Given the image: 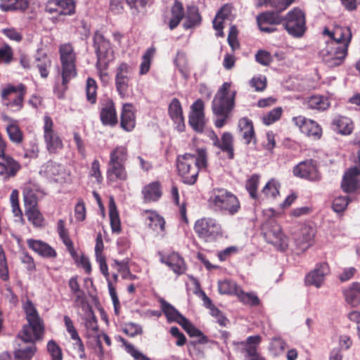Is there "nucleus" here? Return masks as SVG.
I'll return each instance as SVG.
<instances>
[{"label": "nucleus", "mask_w": 360, "mask_h": 360, "mask_svg": "<svg viewBox=\"0 0 360 360\" xmlns=\"http://www.w3.org/2000/svg\"><path fill=\"white\" fill-rule=\"evenodd\" d=\"M262 341V337L259 335L249 336L245 341L233 342L236 349L245 353V358L248 360H264L257 352L259 345Z\"/></svg>", "instance_id": "ddd939ff"}, {"label": "nucleus", "mask_w": 360, "mask_h": 360, "mask_svg": "<svg viewBox=\"0 0 360 360\" xmlns=\"http://www.w3.org/2000/svg\"><path fill=\"white\" fill-rule=\"evenodd\" d=\"M47 350L50 354L52 360H63L61 348L54 340H51L48 342Z\"/></svg>", "instance_id": "69168bd1"}, {"label": "nucleus", "mask_w": 360, "mask_h": 360, "mask_svg": "<svg viewBox=\"0 0 360 360\" xmlns=\"http://www.w3.org/2000/svg\"><path fill=\"white\" fill-rule=\"evenodd\" d=\"M21 165L10 155H0V176L4 179L15 177L21 169Z\"/></svg>", "instance_id": "a211bd4d"}, {"label": "nucleus", "mask_w": 360, "mask_h": 360, "mask_svg": "<svg viewBox=\"0 0 360 360\" xmlns=\"http://www.w3.org/2000/svg\"><path fill=\"white\" fill-rule=\"evenodd\" d=\"M207 166V155L205 148H197L195 154L185 153L178 155L176 167L182 181L188 185H193L198 176L200 169Z\"/></svg>", "instance_id": "f03ea898"}, {"label": "nucleus", "mask_w": 360, "mask_h": 360, "mask_svg": "<svg viewBox=\"0 0 360 360\" xmlns=\"http://www.w3.org/2000/svg\"><path fill=\"white\" fill-rule=\"evenodd\" d=\"M185 22L184 27L186 30L191 29L200 25L202 22V16L199 12L198 6L189 5L186 6L185 13Z\"/></svg>", "instance_id": "7c9ffc66"}, {"label": "nucleus", "mask_w": 360, "mask_h": 360, "mask_svg": "<svg viewBox=\"0 0 360 360\" xmlns=\"http://www.w3.org/2000/svg\"><path fill=\"white\" fill-rule=\"evenodd\" d=\"M282 25L290 36L300 38L307 30L305 13L301 9L294 8L283 17Z\"/></svg>", "instance_id": "0eeeda50"}, {"label": "nucleus", "mask_w": 360, "mask_h": 360, "mask_svg": "<svg viewBox=\"0 0 360 360\" xmlns=\"http://www.w3.org/2000/svg\"><path fill=\"white\" fill-rule=\"evenodd\" d=\"M82 309L84 312V326L86 328L96 333L98 330V326L91 307L89 304L88 308H82Z\"/></svg>", "instance_id": "c03bdc74"}, {"label": "nucleus", "mask_w": 360, "mask_h": 360, "mask_svg": "<svg viewBox=\"0 0 360 360\" xmlns=\"http://www.w3.org/2000/svg\"><path fill=\"white\" fill-rule=\"evenodd\" d=\"M333 125L334 126V129L338 131V133L342 135H349L352 134L354 125L352 121L344 116H338L333 119Z\"/></svg>", "instance_id": "58836bf2"}, {"label": "nucleus", "mask_w": 360, "mask_h": 360, "mask_svg": "<svg viewBox=\"0 0 360 360\" xmlns=\"http://www.w3.org/2000/svg\"><path fill=\"white\" fill-rule=\"evenodd\" d=\"M162 262L167 264L174 273L179 275L184 274L186 271L184 261L177 253L171 254L166 261L162 260Z\"/></svg>", "instance_id": "ea45409f"}, {"label": "nucleus", "mask_w": 360, "mask_h": 360, "mask_svg": "<svg viewBox=\"0 0 360 360\" xmlns=\"http://www.w3.org/2000/svg\"><path fill=\"white\" fill-rule=\"evenodd\" d=\"M168 115L176 124L177 131L180 132L184 131L185 129V122L183 108L178 98H174L169 103L168 105Z\"/></svg>", "instance_id": "412c9836"}, {"label": "nucleus", "mask_w": 360, "mask_h": 360, "mask_svg": "<svg viewBox=\"0 0 360 360\" xmlns=\"http://www.w3.org/2000/svg\"><path fill=\"white\" fill-rule=\"evenodd\" d=\"M345 301L352 307L360 305V283L354 282L343 290Z\"/></svg>", "instance_id": "f704fd0d"}, {"label": "nucleus", "mask_w": 360, "mask_h": 360, "mask_svg": "<svg viewBox=\"0 0 360 360\" xmlns=\"http://www.w3.org/2000/svg\"><path fill=\"white\" fill-rule=\"evenodd\" d=\"M43 139L46 149L51 155H56L64 148L63 139L54 129V122L51 116L43 117Z\"/></svg>", "instance_id": "423d86ee"}, {"label": "nucleus", "mask_w": 360, "mask_h": 360, "mask_svg": "<svg viewBox=\"0 0 360 360\" xmlns=\"http://www.w3.org/2000/svg\"><path fill=\"white\" fill-rule=\"evenodd\" d=\"M172 17L168 22L169 28L171 30L178 27L181 21L184 18L185 11L183 4L176 0L171 8Z\"/></svg>", "instance_id": "e433bc0d"}, {"label": "nucleus", "mask_w": 360, "mask_h": 360, "mask_svg": "<svg viewBox=\"0 0 360 360\" xmlns=\"http://www.w3.org/2000/svg\"><path fill=\"white\" fill-rule=\"evenodd\" d=\"M258 7L271 6L277 11L281 12L290 6L295 0H257Z\"/></svg>", "instance_id": "37998d69"}, {"label": "nucleus", "mask_w": 360, "mask_h": 360, "mask_svg": "<svg viewBox=\"0 0 360 360\" xmlns=\"http://www.w3.org/2000/svg\"><path fill=\"white\" fill-rule=\"evenodd\" d=\"M249 85L253 88L255 91H264L267 86L266 77L262 75L255 76L249 81Z\"/></svg>", "instance_id": "bf43d9fd"}, {"label": "nucleus", "mask_w": 360, "mask_h": 360, "mask_svg": "<svg viewBox=\"0 0 360 360\" xmlns=\"http://www.w3.org/2000/svg\"><path fill=\"white\" fill-rule=\"evenodd\" d=\"M133 77V67L126 62H122L115 68V84L119 96L126 98L131 89V79Z\"/></svg>", "instance_id": "1a4fd4ad"}, {"label": "nucleus", "mask_w": 360, "mask_h": 360, "mask_svg": "<svg viewBox=\"0 0 360 360\" xmlns=\"http://www.w3.org/2000/svg\"><path fill=\"white\" fill-rule=\"evenodd\" d=\"M231 82H224L212 102V110L216 117L214 126L219 129L227 124L235 108L236 91H231Z\"/></svg>", "instance_id": "7ed1b4c3"}, {"label": "nucleus", "mask_w": 360, "mask_h": 360, "mask_svg": "<svg viewBox=\"0 0 360 360\" xmlns=\"http://www.w3.org/2000/svg\"><path fill=\"white\" fill-rule=\"evenodd\" d=\"M145 217L148 225H165V224L164 218L155 211L146 210Z\"/></svg>", "instance_id": "680f3d73"}, {"label": "nucleus", "mask_w": 360, "mask_h": 360, "mask_svg": "<svg viewBox=\"0 0 360 360\" xmlns=\"http://www.w3.org/2000/svg\"><path fill=\"white\" fill-rule=\"evenodd\" d=\"M97 89L98 85L96 81L92 77H88L86 82V96L87 101L94 105L97 101Z\"/></svg>", "instance_id": "a18cd8bd"}, {"label": "nucleus", "mask_w": 360, "mask_h": 360, "mask_svg": "<svg viewBox=\"0 0 360 360\" xmlns=\"http://www.w3.org/2000/svg\"><path fill=\"white\" fill-rule=\"evenodd\" d=\"M215 136L214 146L220 148L223 153L227 154L229 160L234 158V147H233V136L230 132H224L221 136L219 141L217 136Z\"/></svg>", "instance_id": "c85d7f7f"}, {"label": "nucleus", "mask_w": 360, "mask_h": 360, "mask_svg": "<svg viewBox=\"0 0 360 360\" xmlns=\"http://www.w3.org/2000/svg\"><path fill=\"white\" fill-rule=\"evenodd\" d=\"M24 154L25 158H37L39 153V148L37 140L33 139L27 143H25L23 146Z\"/></svg>", "instance_id": "603ef678"}, {"label": "nucleus", "mask_w": 360, "mask_h": 360, "mask_svg": "<svg viewBox=\"0 0 360 360\" xmlns=\"http://www.w3.org/2000/svg\"><path fill=\"white\" fill-rule=\"evenodd\" d=\"M27 243L30 249L43 257L55 258L57 256L56 250L45 242L28 239Z\"/></svg>", "instance_id": "bb28decb"}, {"label": "nucleus", "mask_w": 360, "mask_h": 360, "mask_svg": "<svg viewBox=\"0 0 360 360\" xmlns=\"http://www.w3.org/2000/svg\"><path fill=\"white\" fill-rule=\"evenodd\" d=\"M120 341L124 346L127 352L131 354L135 360H150L148 356L136 349L133 345L127 342L123 338L120 337Z\"/></svg>", "instance_id": "4d7b16f0"}, {"label": "nucleus", "mask_w": 360, "mask_h": 360, "mask_svg": "<svg viewBox=\"0 0 360 360\" xmlns=\"http://www.w3.org/2000/svg\"><path fill=\"white\" fill-rule=\"evenodd\" d=\"M129 178L126 166L108 165L106 171L107 184L112 186L118 182H124Z\"/></svg>", "instance_id": "b1692460"}, {"label": "nucleus", "mask_w": 360, "mask_h": 360, "mask_svg": "<svg viewBox=\"0 0 360 360\" xmlns=\"http://www.w3.org/2000/svg\"><path fill=\"white\" fill-rule=\"evenodd\" d=\"M26 94L27 86L24 84H8L1 92L2 103L11 111H20L24 106V98Z\"/></svg>", "instance_id": "39448f33"}, {"label": "nucleus", "mask_w": 360, "mask_h": 360, "mask_svg": "<svg viewBox=\"0 0 360 360\" xmlns=\"http://www.w3.org/2000/svg\"><path fill=\"white\" fill-rule=\"evenodd\" d=\"M262 234L265 240L278 250L284 251L288 246V238L283 233L281 226H263Z\"/></svg>", "instance_id": "2eb2a0df"}, {"label": "nucleus", "mask_w": 360, "mask_h": 360, "mask_svg": "<svg viewBox=\"0 0 360 360\" xmlns=\"http://www.w3.org/2000/svg\"><path fill=\"white\" fill-rule=\"evenodd\" d=\"M329 272L330 268L327 263L317 264L315 268L306 275L305 283L319 288L323 284L325 277Z\"/></svg>", "instance_id": "6ab92c4d"}, {"label": "nucleus", "mask_w": 360, "mask_h": 360, "mask_svg": "<svg viewBox=\"0 0 360 360\" xmlns=\"http://www.w3.org/2000/svg\"><path fill=\"white\" fill-rule=\"evenodd\" d=\"M278 11H266L257 16V22L259 29L264 32L272 33L277 31L275 25L282 24L283 17Z\"/></svg>", "instance_id": "dca6fc26"}, {"label": "nucleus", "mask_w": 360, "mask_h": 360, "mask_svg": "<svg viewBox=\"0 0 360 360\" xmlns=\"http://www.w3.org/2000/svg\"><path fill=\"white\" fill-rule=\"evenodd\" d=\"M51 66V60L46 54L36 58V67L39 70L41 77L46 78L49 75V68Z\"/></svg>", "instance_id": "de8ad7c7"}, {"label": "nucleus", "mask_w": 360, "mask_h": 360, "mask_svg": "<svg viewBox=\"0 0 360 360\" xmlns=\"http://www.w3.org/2000/svg\"><path fill=\"white\" fill-rule=\"evenodd\" d=\"M296 230L292 232L294 250L301 254L308 250L314 243L315 230L311 226H295Z\"/></svg>", "instance_id": "9b49d317"}, {"label": "nucleus", "mask_w": 360, "mask_h": 360, "mask_svg": "<svg viewBox=\"0 0 360 360\" xmlns=\"http://www.w3.org/2000/svg\"><path fill=\"white\" fill-rule=\"evenodd\" d=\"M293 174L311 181H319L321 179L316 162L312 159L300 162L292 169Z\"/></svg>", "instance_id": "f8f14e48"}, {"label": "nucleus", "mask_w": 360, "mask_h": 360, "mask_svg": "<svg viewBox=\"0 0 360 360\" xmlns=\"http://www.w3.org/2000/svg\"><path fill=\"white\" fill-rule=\"evenodd\" d=\"M39 189L32 184L25 185L22 190L25 209L38 207Z\"/></svg>", "instance_id": "c756f323"}, {"label": "nucleus", "mask_w": 360, "mask_h": 360, "mask_svg": "<svg viewBox=\"0 0 360 360\" xmlns=\"http://www.w3.org/2000/svg\"><path fill=\"white\" fill-rule=\"evenodd\" d=\"M127 160V148L124 146H117L110 151L109 154V161L108 165L126 166Z\"/></svg>", "instance_id": "2f4dec72"}, {"label": "nucleus", "mask_w": 360, "mask_h": 360, "mask_svg": "<svg viewBox=\"0 0 360 360\" xmlns=\"http://www.w3.org/2000/svg\"><path fill=\"white\" fill-rule=\"evenodd\" d=\"M282 108L278 107L274 108L270 112H269L266 115H264L262 117L263 123L266 125H270L278 121L281 115H282Z\"/></svg>", "instance_id": "e2e57ef3"}, {"label": "nucleus", "mask_w": 360, "mask_h": 360, "mask_svg": "<svg viewBox=\"0 0 360 360\" xmlns=\"http://www.w3.org/2000/svg\"><path fill=\"white\" fill-rule=\"evenodd\" d=\"M190 337H198V343L205 344L208 342L207 337L199 329L195 328L194 325L186 318L183 320L180 324Z\"/></svg>", "instance_id": "79ce46f5"}, {"label": "nucleus", "mask_w": 360, "mask_h": 360, "mask_svg": "<svg viewBox=\"0 0 360 360\" xmlns=\"http://www.w3.org/2000/svg\"><path fill=\"white\" fill-rule=\"evenodd\" d=\"M155 48L150 47L146 50L142 56V61L140 65L139 74L143 75L148 72L150 68L151 60L155 53Z\"/></svg>", "instance_id": "8fccbe9b"}, {"label": "nucleus", "mask_w": 360, "mask_h": 360, "mask_svg": "<svg viewBox=\"0 0 360 360\" xmlns=\"http://www.w3.org/2000/svg\"><path fill=\"white\" fill-rule=\"evenodd\" d=\"M161 309L165 315L166 316L169 322H176L179 325L183 322V320L186 319L185 316L181 315L177 309L174 308L172 304L167 302L164 299L160 300Z\"/></svg>", "instance_id": "4c0bfd02"}, {"label": "nucleus", "mask_w": 360, "mask_h": 360, "mask_svg": "<svg viewBox=\"0 0 360 360\" xmlns=\"http://www.w3.org/2000/svg\"><path fill=\"white\" fill-rule=\"evenodd\" d=\"M145 203L158 202L162 196V185L159 181H152L144 186L141 190Z\"/></svg>", "instance_id": "5701e85b"}, {"label": "nucleus", "mask_w": 360, "mask_h": 360, "mask_svg": "<svg viewBox=\"0 0 360 360\" xmlns=\"http://www.w3.org/2000/svg\"><path fill=\"white\" fill-rule=\"evenodd\" d=\"M10 202L14 217H17L20 221H22V212L20 207L19 192L17 189H14L11 191Z\"/></svg>", "instance_id": "864d4df0"}, {"label": "nucleus", "mask_w": 360, "mask_h": 360, "mask_svg": "<svg viewBox=\"0 0 360 360\" xmlns=\"http://www.w3.org/2000/svg\"><path fill=\"white\" fill-rule=\"evenodd\" d=\"M237 297L244 304H250L251 306H256L259 303V298L254 293H246L241 289L240 290Z\"/></svg>", "instance_id": "338daca9"}, {"label": "nucleus", "mask_w": 360, "mask_h": 360, "mask_svg": "<svg viewBox=\"0 0 360 360\" xmlns=\"http://www.w3.org/2000/svg\"><path fill=\"white\" fill-rule=\"evenodd\" d=\"M293 124L299 128L300 131L309 137L317 140L322 136V128L314 120L308 119L302 115L293 117Z\"/></svg>", "instance_id": "4468645a"}, {"label": "nucleus", "mask_w": 360, "mask_h": 360, "mask_svg": "<svg viewBox=\"0 0 360 360\" xmlns=\"http://www.w3.org/2000/svg\"><path fill=\"white\" fill-rule=\"evenodd\" d=\"M349 46L341 45L337 42H327L326 46L320 52V56L330 68H335L344 63L348 55Z\"/></svg>", "instance_id": "6e6552de"}, {"label": "nucleus", "mask_w": 360, "mask_h": 360, "mask_svg": "<svg viewBox=\"0 0 360 360\" xmlns=\"http://www.w3.org/2000/svg\"><path fill=\"white\" fill-rule=\"evenodd\" d=\"M279 184L274 179L269 181L262 189V193L267 198H276L279 195Z\"/></svg>", "instance_id": "6e6d98bb"}, {"label": "nucleus", "mask_w": 360, "mask_h": 360, "mask_svg": "<svg viewBox=\"0 0 360 360\" xmlns=\"http://www.w3.org/2000/svg\"><path fill=\"white\" fill-rule=\"evenodd\" d=\"M219 292L221 294L238 295L240 288L236 282L231 280H224L218 283Z\"/></svg>", "instance_id": "49530a36"}, {"label": "nucleus", "mask_w": 360, "mask_h": 360, "mask_svg": "<svg viewBox=\"0 0 360 360\" xmlns=\"http://www.w3.org/2000/svg\"><path fill=\"white\" fill-rule=\"evenodd\" d=\"M6 133L9 140L15 145H20L23 141L24 134L16 122H11L6 127Z\"/></svg>", "instance_id": "a19ab883"}, {"label": "nucleus", "mask_w": 360, "mask_h": 360, "mask_svg": "<svg viewBox=\"0 0 360 360\" xmlns=\"http://www.w3.org/2000/svg\"><path fill=\"white\" fill-rule=\"evenodd\" d=\"M255 60L260 65L264 66H269L271 63L273 61L272 56L270 52L260 49L259 50L255 56Z\"/></svg>", "instance_id": "774afa93"}, {"label": "nucleus", "mask_w": 360, "mask_h": 360, "mask_svg": "<svg viewBox=\"0 0 360 360\" xmlns=\"http://www.w3.org/2000/svg\"><path fill=\"white\" fill-rule=\"evenodd\" d=\"M59 15H70L75 13L74 0H58Z\"/></svg>", "instance_id": "13d9d810"}, {"label": "nucleus", "mask_w": 360, "mask_h": 360, "mask_svg": "<svg viewBox=\"0 0 360 360\" xmlns=\"http://www.w3.org/2000/svg\"><path fill=\"white\" fill-rule=\"evenodd\" d=\"M24 310L28 324L22 327L18 336L23 342H31L32 345L16 350L15 352L16 360H30L37 350L34 342L41 340L44 332L43 320L31 301L26 302Z\"/></svg>", "instance_id": "f257e3e1"}, {"label": "nucleus", "mask_w": 360, "mask_h": 360, "mask_svg": "<svg viewBox=\"0 0 360 360\" xmlns=\"http://www.w3.org/2000/svg\"><path fill=\"white\" fill-rule=\"evenodd\" d=\"M96 68L101 82L104 84H108L110 80V76L107 72L108 68V63H104L102 64L101 60H97L96 63Z\"/></svg>", "instance_id": "0e129e2a"}, {"label": "nucleus", "mask_w": 360, "mask_h": 360, "mask_svg": "<svg viewBox=\"0 0 360 360\" xmlns=\"http://www.w3.org/2000/svg\"><path fill=\"white\" fill-rule=\"evenodd\" d=\"M214 192L212 202L215 207L231 215L239 211L240 204L233 193L224 188H216Z\"/></svg>", "instance_id": "9d476101"}, {"label": "nucleus", "mask_w": 360, "mask_h": 360, "mask_svg": "<svg viewBox=\"0 0 360 360\" xmlns=\"http://www.w3.org/2000/svg\"><path fill=\"white\" fill-rule=\"evenodd\" d=\"M27 220L33 225H41L44 221L43 214L40 212L39 206L25 210Z\"/></svg>", "instance_id": "3c124183"}, {"label": "nucleus", "mask_w": 360, "mask_h": 360, "mask_svg": "<svg viewBox=\"0 0 360 360\" xmlns=\"http://www.w3.org/2000/svg\"><path fill=\"white\" fill-rule=\"evenodd\" d=\"M238 133L245 145L256 146L257 139L252 121L247 117L240 118L238 123Z\"/></svg>", "instance_id": "aec40b11"}, {"label": "nucleus", "mask_w": 360, "mask_h": 360, "mask_svg": "<svg viewBox=\"0 0 360 360\" xmlns=\"http://www.w3.org/2000/svg\"><path fill=\"white\" fill-rule=\"evenodd\" d=\"M64 322H65V326L66 330L70 335L71 338L74 340H76L77 342V343H79V347L82 349H84V345L82 344V340L79 338L71 319L68 316L66 315L64 316Z\"/></svg>", "instance_id": "052dcab7"}, {"label": "nucleus", "mask_w": 360, "mask_h": 360, "mask_svg": "<svg viewBox=\"0 0 360 360\" xmlns=\"http://www.w3.org/2000/svg\"><path fill=\"white\" fill-rule=\"evenodd\" d=\"M188 123L195 132L202 133L206 124L205 115L190 114Z\"/></svg>", "instance_id": "09e8293b"}, {"label": "nucleus", "mask_w": 360, "mask_h": 360, "mask_svg": "<svg viewBox=\"0 0 360 360\" xmlns=\"http://www.w3.org/2000/svg\"><path fill=\"white\" fill-rule=\"evenodd\" d=\"M259 182V175L252 174L247 181L245 188L252 199L257 198V188Z\"/></svg>", "instance_id": "5fc2aeb1"}, {"label": "nucleus", "mask_w": 360, "mask_h": 360, "mask_svg": "<svg viewBox=\"0 0 360 360\" xmlns=\"http://www.w3.org/2000/svg\"><path fill=\"white\" fill-rule=\"evenodd\" d=\"M29 7V0H0V9L4 12L24 13Z\"/></svg>", "instance_id": "72a5a7b5"}, {"label": "nucleus", "mask_w": 360, "mask_h": 360, "mask_svg": "<svg viewBox=\"0 0 360 360\" xmlns=\"http://www.w3.org/2000/svg\"><path fill=\"white\" fill-rule=\"evenodd\" d=\"M58 53L61 63L62 83L63 86H66L77 75V54L70 43L60 44L58 48Z\"/></svg>", "instance_id": "20e7f679"}, {"label": "nucleus", "mask_w": 360, "mask_h": 360, "mask_svg": "<svg viewBox=\"0 0 360 360\" xmlns=\"http://www.w3.org/2000/svg\"><path fill=\"white\" fill-rule=\"evenodd\" d=\"M70 293L74 297V307L88 308L89 302L86 300L85 292L81 288L78 282V277L73 276L68 281Z\"/></svg>", "instance_id": "4be33fe9"}, {"label": "nucleus", "mask_w": 360, "mask_h": 360, "mask_svg": "<svg viewBox=\"0 0 360 360\" xmlns=\"http://www.w3.org/2000/svg\"><path fill=\"white\" fill-rule=\"evenodd\" d=\"M100 119L103 125L115 126L117 123V115L115 103L108 100L100 112Z\"/></svg>", "instance_id": "cd10ccee"}, {"label": "nucleus", "mask_w": 360, "mask_h": 360, "mask_svg": "<svg viewBox=\"0 0 360 360\" xmlns=\"http://www.w3.org/2000/svg\"><path fill=\"white\" fill-rule=\"evenodd\" d=\"M360 169L355 166L349 169L345 174L341 187L346 193L354 192L358 188V177Z\"/></svg>", "instance_id": "393cba45"}, {"label": "nucleus", "mask_w": 360, "mask_h": 360, "mask_svg": "<svg viewBox=\"0 0 360 360\" xmlns=\"http://www.w3.org/2000/svg\"><path fill=\"white\" fill-rule=\"evenodd\" d=\"M121 127L127 131H132L136 126V115L134 105L131 103H124L121 112Z\"/></svg>", "instance_id": "a878e982"}, {"label": "nucleus", "mask_w": 360, "mask_h": 360, "mask_svg": "<svg viewBox=\"0 0 360 360\" xmlns=\"http://www.w3.org/2000/svg\"><path fill=\"white\" fill-rule=\"evenodd\" d=\"M304 104L307 109L323 111L330 105L328 98L321 95H313L306 98Z\"/></svg>", "instance_id": "473e14b6"}, {"label": "nucleus", "mask_w": 360, "mask_h": 360, "mask_svg": "<svg viewBox=\"0 0 360 360\" xmlns=\"http://www.w3.org/2000/svg\"><path fill=\"white\" fill-rule=\"evenodd\" d=\"M94 47L98 60H101L102 56H104L111 49V44L108 39L98 31L94 35Z\"/></svg>", "instance_id": "c9c22d12"}, {"label": "nucleus", "mask_w": 360, "mask_h": 360, "mask_svg": "<svg viewBox=\"0 0 360 360\" xmlns=\"http://www.w3.org/2000/svg\"><path fill=\"white\" fill-rule=\"evenodd\" d=\"M323 34L331 39L330 42H337L338 44L347 45V46H349L352 39L351 29L349 27L339 25H335L333 30L325 27Z\"/></svg>", "instance_id": "f3484780"}]
</instances>
